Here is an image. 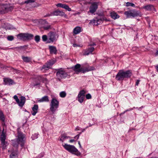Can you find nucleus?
I'll return each mask as SVG.
<instances>
[{"mask_svg": "<svg viewBox=\"0 0 158 158\" xmlns=\"http://www.w3.org/2000/svg\"><path fill=\"white\" fill-rule=\"evenodd\" d=\"M89 127V126H87L85 128V130L87 129V128H88Z\"/></svg>", "mask_w": 158, "mask_h": 158, "instance_id": "nucleus-59", "label": "nucleus"}, {"mask_svg": "<svg viewBox=\"0 0 158 158\" xmlns=\"http://www.w3.org/2000/svg\"><path fill=\"white\" fill-rule=\"evenodd\" d=\"M59 103V102L56 99L53 98L51 101V108L50 109L58 108Z\"/></svg>", "mask_w": 158, "mask_h": 158, "instance_id": "nucleus-13", "label": "nucleus"}, {"mask_svg": "<svg viewBox=\"0 0 158 158\" xmlns=\"http://www.w3.org/2000/svg\"><path fill=\"white\" fill-rule=\"evenodd\" d=\"M34 35L29 33H21L17 35L19 39L22 40H30L32 39Z\"/></svg>", "mask_w": 158, "mask_h": 158, "instance_id": "nucleus-7", "label": "nucleus"}, {"mask_svg": "<svg viewBox=\"0 0 158 158\" xmlns=\"http://www.w3.org/2000/svg\"><path fill=\"white\" fill-rule=\"evenodd\" d=\"M18 141L15 142V143H13V145L14 146H17L19 144H20L21 146L22 147L25 142V139L24 135L21 133L18 132Z\"/></svg>", "mask_w": 158, "mask_h": 158, "instance_id": "nucleus-4", "label": "nucleus"}, {"mask_svg": "<svg viewBox=\"0 0 158 158\" xmlns=\"http://www.w3.org/2000/svg\"><path fill=\"white\" fill-rule=\"evenodd\" d=\"M48 35L49 40L51 42H53L58 37V36L55 32H50Z\"/></svg>", "mask_w": 158, "mask_h": 158, "instance_id": "nucleus-15", "label": "nucleus"}, {"mask_svg": "<svg viewBox=\"0 0 158 158\" xmlns=\"http://www.w3.org/2000/svg\"><path fill=\"white\" fill-rule=\"evenodd\" d=\"M139 81L140 80H137L136 82L135 85H138L139 84Z\"/></svg>", "mask_w": 158, "mask_h": 158, "instance_id": "nucleus-46", "label": "nucleus"}, {"mask_svg": "<svg viewBox=\"0 0 158 158\" xmlns=\"http://www.w3.org/2000/svg\"><path fill=\"white\" fill-rule=\"evenodd\" d=\"M64 4H62L61 3H59L56 5V6L63 8Z\"/></svg>", "mask_w": 158, "mask_h": 158, "instance_id": "nucleus-41", "label": "nucleus"}, {"mask_svg": "<svg viewBox=\"0 0 158 158\" xmlns=\"http://www.w3.org/2000/svg\"><path fill=\"white\" fill-rule=\"evenodd\" d=\"M49 48L50 50V52L51 54H56V53L57 50L55 47L53 46H49Z\"/></svg>", "mask_w": 158, "mask_h": 158, "instance_id": "nucleus-20", "label": "nucleus"}, {"mask_svg": "<svg viewBox=\"0 0 158 158\" xmlns=\"http://www.w3.org/2000/svg\"><path fill=\"white\" fill-rule=\"evenodd\" d=\"M81 128L80 127H77L75 129V131H79V130H81Z\"/></svg>", "mask_w": 158, "mask_h": 158, "instance_id": "nucleus-44", "label": "nucleus"}, {"mask_svg": "<svg viewBox=\"0 0 158 158\" xmlns=\"http://www.w3.org/2000/svg\"><path fill=\"white\" fill-rule=\"evenodd\" d=\"M38 137V134L36 133H35L33 135L31 136V138L33 140H34Z\"/></svg>", "mask_w": 158, "mask_h": 158, "instance_id": "nucleus-32", "label": "nucleus"}, {"mask_svg": "<svg viewBox=\"0 0 158 158\" xmlns=\"http://www.w3.org/2000/svg\"><path fill=\"white\" fill-rule=\"evenodd\" d=\"M38 106L37 105H35L32 109H38Z\"/></svg>", "mask_w": 158, "mask_h": 158, "instance_id": "nucleus-45", "label": "nucleus"}, {"mask_svg": "<svg viewBox=\"0 0 158 158\" xmlns=\"http://www.w3.org/2000/svg\"><path fill=\"white\" fill-rule=\"evenodd\" d=\"M78 144L79 145V146L80 148H82V147H81V144L80 143V141H78Z\"/></svg>", "mask_w": 158, "mask_h": 158, "instance_id": "nucleus-51", "label": "nucleus"}, {"mask_svg": "<svg viewBox=\"0 0 158 158\" xmlns=\"http://www.w3.org/2000/svg\"><path fill=\"white\" fill-rule=\"evenodd\" d=\"M104 20H106V19H105L104 18L98 17L91 20L89 23V24H94V25H98V24L102 23Z\"/></svg>", "mask_w": 158, "mask_h": 158, "instance_id": "nucleus-9", "label": "nucleus"}, {"mask_svg": "<svg viewBox=\"0 0 158 158\" xmlns=\"http://www.w3.org/2000/svg\"><path fill=\"white\" fill-rule=\"evenodd\" d=\"M128 110H127L126 111H124L123 113H121V114H120V115H121V114H123L124 113H125L126 111H128Z\"/></svg>", "mask_w": 158, "mask_h": 158, "instance_id": "nucleus-58", "label": "nucleus"}, {"mask_svg": "<svg viewBox=\"0 0 158 158\" xmlns=\"http://www.w3.org/2000/svg\"><path fill=\"white\" fill-rule=\"evenodd\" d=\"M74 140L73 139H71L70 140H69V142H70V143H73V142L74 141Z\"/></svg>", "mask_w": 158, "mask_h": 158, "instance_id": "nucleus-52", "label": "nucleus"}, {"mask_svg": "<svg viewBox=\"0 0 158 158\" xmlns=\"http://www.w3.org/2000/svg\"><path fill=\"white\" fill-rule=\"evenodd\" d=\"M35 41L36 42H39L40 40V36L39 35H36L35 37Z\"/></svg>", "mask_w": 158, "mask_h": 158, "instance_id": "nucleus-36", "label": "nucleus"}, {"mask_svg": "<svg viewBox=\"0 0 158 158\" xmlns=\"http://www.w3.org/2000/svg\"><path fill=\"white\" fill-rule=\"evenodd\" d=\"M94 45H95V44L94 43H93V44H90V45L91 46H93Z\"/></svg>", "mask_w": 158, "mask_h": 158, "instance_id": "nucleus-55", "label": "nucleus"}, {"mask_svg": "<svg viewBox=\"0 0 158 158\" xmlns=\"http://www.w3.org/2000/svg\"><path fill=\"white\" fill-rule=\"evenodd\" d=\"M13 98L15 100L18 105L21 107H22L24 105L26 102V98L23 96H21L20 97V100L16 95L14 96Z\"/></svg>", "mask_w": 158, "mask_h": 158, "instance_id": "nucleus-5", "label": "nucleus"}, {"mask_svg": "<svg viewBox=\"0 0 158 158\" xmlns=\"http://www.w3.org/2000/svg\"><path fill=\"white\" fill-rule=\"evenodd\" d=\"M89 127H91L92 126L94 125L95 124V122H94V123H93L92 124H91L90 123H89Z\"/></svg>", "mask_w": 158, "mask_h": 158, "instance_id": "nucleus-50", "label": "nucleus"}, {"mask_svg": "<svg viewBox=\"0 0 158 158\" xmlns=\"http://www.w3.org/2000/svg\"><path fill=\"white\" fill-rule=\"evenodd\" d=\"M12 9V7H10V8H9V9L10 10Z\"/></svg>", "mask_w": 158, "mask_h": 158, "instance_id": "nucleus-57", "label": "nucleus"}, {"mask_svg": "<svg viewBox=\"0 0 158 158\" xmlns=\"http://www.w3.org/2000/svg\"><path fill=\"white\" fill-rule=\"evenodd\" d=\"M63 8L69 11L71 10V9L68 5L65 4H64Z\"/></svg>", "mask_w": 158, "mask_h": 158, "instance_id": "nucleus-31", "label": "nucleus"}, {"mask_svg": "<svg viewBox=\"0 0 158 158\" xmlns=\"http://www.w3.org/2000/svg\"><path fill=\"white\" fill-rule=\"evenodd\" d=\"M79 136H80L79 134L77 135H76L74 137V138L75 139H78L79 138Z\"/></svg>", "mask_w": 158, "mask_h": 158, "instance_id": "nucleus-47", "label": "nucleus"}, {"mask_svg": "<svg viewBox=\"0 0 158 158\" xmlns=\"http://www.w3.org/2000/svg\"><path fill=\"white\" fill-rule=\"evenodd\" d=\"M49 101L48 97L47 96H44L41 98L37 99L36 101V103L47 102Z\"/></svg>", "mask_w": 158, "mask_h": 158, "instance_id": "nucleus-18", "label": "nucleus"}, {"mask_svg": "<svg viewBox=\"0 0 158 158\" xmlns=\"http://www.w3.org/2000/svg\"><path fill=\"white\" fill-rule=\"evenodd\" d=\"M6 137V135L3 133L1 135L0 137L3 149L5 148L6 144L7 143V142L5 141Z\"/></svg>", "mask_w": 158, "mask_h": 158, "instance_id": "nucleus-12", "label": "nucleus"}, {"mask_svg": "<svg viewBox=\"0 0 158 158\" xmlns=\"http://www.w3.org/2000/svg\"><path fill=\"white\" fill-rule=\"evenodd\" d=\"M94 68L92 66H88L85 69L83 70V73H84L86 72H88L89 71L93 70L94 69Z\"/></svg>", "mask_w": 158, "mask_h": 158, "instance_id": "nucleus-21", "label": "nucleus"}, {"mask_svg": "<svg viewBox=\"0 0 158 158\" xmlns=\"http://www.w3.org/2000/svg\"><path fill=\"white\" fill-rule=\"evenodd\" d=\"M56 76L59 79L65 78L67 76V73L62 69H59L56 73Z\"/></svg>", "mask_w": 158, "mask_h": 158, "instance_id": "nucleus-8", "label": "nucleus"}, {"mask_svg": "<svg viewBox=\"0 0 158 158\" xmlns=\"http://www.w3.org/2000/svg\"><path fill=\"white\" fill-rule=\"evenodd\" d=\"M126 6H131L134 7H135V5L133 3L130 2H127L126 3Z\"/></svg>", "mask_w": 158, "mask_h": 158, "instance_id": "nucleus-30", "label": "nucleus"}, {"mask_svg": "<svg viewBox=\"0 0 158 158\" xmlns=\"http://www.w3.org/2000/svg\"><path fill=\"white\" fill-rule=\"evenodd\" d=\"M81 31V28L79 27H76L73 30V32L75 34H77Z\"/></svg>", "mask_w": 158, "mask_h": 158, "instance_id": "nucleus-24", "label": "nucleus"}, {"mask_svg": "<svg viewBox=\"0 0 158 158\" xmlns=\"http://www.w3.org/2000/svg\"><path fill=\"white\" fill-rule=\"evenodd\" d=\"M62 145L65 149L72 154L77 156H80L81 154L80 152L74 145L66 143L62 144Z\"/></svg>", "mask_w": 158, "mask_h": 158, "instance_id": "nucleus-2", "label": "nucleus"}, {"mask_svg": "<svg viewBox=\"0 0 158 158\" xmlns=\"http://www.w3.org/2000/svg\"><path fill=\"white\" fill-rule=\"evenodd\" d=\"M157 71L158 72V65L155 66Z\"/></svg>", "mask_w": 158, "mask_h": 158, "instance_id": "nucleus-53", "label": "nucleus"}, {"mask_svg": "<svg viewBox=\"0 0 158 158\" xmlns=\"http://www.w3.org/2000/svg\"><path fill=\"white\" fill-rule=\"evenodd\" d=\"M153 8V6L151 5H148L144 6L142 8L146 10H149L152 9Z\"/></svg>", "mask_w": 158, "mask_h": 158, "instance_id": "nucleus-23", "label": "nucleus"}, {"mask_svg": "<svg viewBox=\"0 0 158 158\" xmlns=\"http://www.w3.org/2000/svg\"><path fill=\"white\" fill-rule=\"evenodd\" d=\"M127 18H134L137 16H141V15L140 12L135 10H133L128 11H126L124 13Z\"/></svg>", "mask_w": 158, "mask_h": 158, "instance_id": "nucleus-3", "label": "nucleus"}, {"mask_svg": "<svg viewBox=\"0 0 158 158\" xmlns=\"http://www.w3.org/2000/svg\"><path fill=\"white\" fill-rule=\"evenodd\" d=\"M42 39L43 41H46L47 40V36L45 35H43L42 36Z\"/></svg>", "mask_w": 158, "mask_h": 158, "instance_id": "nucleus-40", "label": "nucleus"}, {"mask_svg": "<svg viewBox=\"0 0 158 158\" xmlns=\"http://www.w3.org/2000/svg\"><path fill=\"white\" fill-rule=\"evenodd\" d=\"M39 79L43 82H44L46 80V79L45 78L43 77L42 76H40V78Z\"/></svg>", "mask_w": 158, "mask_h": 158, "instance_id": "nucleus-37", "label": "nucleus"}, {"mask_svg": "<svg viewBox=\"0 0 158 158\" xmlns=\"http://www.w3.org/2000/svg\"><path fill=\"white\" fill-rule=\"evenodd\" d=\"M5 8L6 9V11H2L1 12V14L5 13L6 12V11H9V10L8 9H7L6 8V7H5Z\"/></svg>", "mask_w": 158, "mask_h": 158, "instance_id": "nucleus-43", "label": "nucleus"}, {"mask_svg": "<svg viewBox=\"0 0 158 158\" xmlns=\"http://www.w3.org/2000/svg\"><path fill=\"white\" fill-rule=\"evenodd\" d=\"M94 48L92 47H90L86 49L84 55H88L91 54L92 52L94 50Z\"/></svg>", "mask_w": 158, "mask_h": 158, "instance_id": "nucleus-19", "label": "nucleus"}, {"mask_svg": "<svg viewBox=\"0 0 158 158\" xmlns=\"http://www.w3.org/2000/svg\"><path fill=\"white\" fill-rule=\"evenodd\" d=\"M95 119H94V118H93V119H92V120H93V121H95V122L96 121H95Z\"/></svg>", "mask_w": 158, "mask_h": 158, "instance_id": "nucleus-60", "label": "nucleus"}, {"mask_svg": "<svg viewBox=\"0 0 158 158\" xmlns=\"http://www.w3.org/2000/svg\"><path fill=\"white\" fill-rule=\"evenodd\" d=\"M17 155V153L16 152H12L11 153V154H10V158H13L14 157L16 156Z\"/></svg>", "mask_w": 158, "mask_h": 158, "instance_id": "nucleus-33", "label": "nucleus"}, {"mask_svg": "<svg viewBox=\"0 0 158 158\" xmlns=\"http://www.w3.org/2000/svg\"><path fill=\"white\" fill-rule=\"evenodd\" d=\"M7 39L9 40L12 41L13 40L14 37L13 36L11 35L8 36Z\"/></svg>", "mask_w": 158, "mask_h": 158, "instance_id": "nucleus-38", "label": "nucleus"}, {"mask_svg": "<svg viewBox=\"0 0 158 158\" xmlns=\"http://www.w3.org/2000/svg\"><path fill=\"white\" fill-rule=\"evenodd\" d=\"M44 155V153H41L38 156V158H41V157H43Z\"/></svg>", "mask_w": 158, "mask_h": 158, "instance_id": "nucleus-42", "label": "nucleus"}, {"mask_svg": "<svg viewBox=\"0 0 158 158\" xmlns=\"http://www.w3.org/2000/svg\"><path fill=\"white\" fill-rule=\"evenodd\" d=\"M55 61L54 60H50L47 63L43 66V68L46 70H47L49 68H51L52 66L55 63Z\"/></svg>", "mask_w": 158, "mask_h": 158, "instance_id": "nucleus-14", "label": "nucleus"}, {"mask_svg": "<svg viewBox=\"0 0 158 158\" xmlns=\"http://www.w3.org/2000/svg\"><path fill=\"white\" fill-rule=\"evenodd\" d=\"M70 138V136H67L65 135H63L61 136L60 140L63 142L66 139H68L69 138Z\"/></svg>", "mask_w": 158, "mask_h": 158, "instance_id": "nucleus-25", "label": "nucleus"}, {"mask_svg": "<svg viewBox=\"0 0 158 158\" xmlns=\"http://www.w3.org/2000/svg\"><path fill=\"white\" fill-rule=\"evenodd\" d=\"M36 0H27L24 2V3L28 4L30 3L34 2Z\"/></svg>", "mask_w": 158, "mask_h": 158, "instance_id": "nucleus-34", "label": "nucleus"}, {"mask_svg": "<svg viewBox=\"0 0 158 158\" xmlns=\"http://www.w3.org/2000/svg\"><path fill=\"white\" fill-rule=\"evenodd\" d=\"M73 46L74 47H77V46L80 47V45H77L76 44H73Z\"/></svg>", "mask_w": 158, "mask_h": 158, "instance_id": "nucleus-49", "label": "nucleus"}, {"mask_svg": "<svg viewBox=\"0 0 158 158\" xmlns=\"http://www.w3.org/2000/svg\"><path fill=\"white\" fill-rule=\"evenodd\" d=\"M38 109H32V111H31V113L32 115L34 116L35 115L37 112Z\"/></svg>", "mask_w": 158, "mask_h": 158, "instance_id": "nucleus-35", "label": "nucleus"}, {"mask_svg": "<svg viewBox=\"0 0 158 158\" xmlns=\"http://www.w3.org/2000/svg\"><path fill=\"white\" fill-rule=\"evenodd\" d=\"M45 24L43 26V28L46 30H48L50 28L51 25L46 21H45Z\"/></svg>", "mask_w": 158, "mask_h": 158, "instance_id": "nucleus-26", "label": "nucleus"}, {"mask_svg": "<svg viewBox=\"0 0 158 158\" xmlns=\"http://www.w3.org/2000/svg\"><path fill=\"white\" fill-rule=\"evenodd\" d=\"M86 92L84 90L81 91L78 95V100L81 103H82L85 99V94Z\"/></svg>", "mask_w": 158, "mask_h": 158, "instance_id": "nucleus-11", "label": "nucleus"}, {"mask_svg": "<svg viewBox=\"0 0 158 158\" xmlns=\"http://www.w3.org/2000/svg\"><path fill=\"white\" fill-rule=\"evenodd\" d=\"M156 55L158 56V50L156 52Z\"/></svg>", "mask_w": 158, "mask_h": 158, "instance_id": "nucleus-56", "label": "nucleus"}, {"mask_svg": "<svg viewBox=\"0 0 158 158\" xmlns=\"http://www.w3.org/2000/svg\"><path fill=\"white\" fill-rule=\"evenodd\" d=\"M3 81L5 85H10L15 84V82L12 79L8 78H4Z\"/></svg>", "mask_w": 158, "mask_h": 158, "instance_id": "nucleus-17", "label": "nucleus"}, {"mask_svg": "<svg viewBox=\"0 0 158 158\" xmlns=\"http://www.w3.org/2000/svg\"><path fill=\"white\" fill-rule=\"evenodd\" d=\"M110 16L112 18L114 19L119 18L118 15L114 12H112L110 13Z\"/></svg>", "mask_w": 158, "mask_h": 158, "instance_id": "nucleus-22", "label": "nucleus"}, {"mask_svg": "<svg viewBox=\"0 0 158 158\" xmlns=\"http://www.w3.org/2000/svg\"><path fill=\"white\" fill-rule=\"evenodd\" d=\"M80 64H77L74 66L72 67V69L77 73H78L81 72L83 73V69L82 68H80Z\"/></svg>", "mask_w": 158, "mask_h": 158, "instance_id": "nucleus-16", "label": "nucleus"}, {"mask_svg": "<svg viewBox=\"0 0 158 158\" xmlns=\"http://www.w3.org/2000/svg\"><path fill=\"white\" fill-rule=\"evenodd\" d=\"M132 73L130 70L125 71L120 70L116 75L115 79L117 81H122L125 78L130 77Z\"/></svg>", "mask_w": 158, "mask_h": 158, "instance_id": "nucleus-1", "label": "nucleus"}, {"mask_svg": "<svg viewBox=\"0 0 158 158\" xmlns=\"http://www.w3.org/2000/svg\"><path fill=\"white\" fill-rule=\"evenodd\" d=\"M0 119L3 122H4L5 121V116L3 112L1 110H0Z\"/></svg>", "mask_w": 158, "mask_h": 158, "instance_id": "nucleus-27", "label": "nucleus"}, {"mask_svg": "<svg viewBox=\"0 0 158 158\" xmlns=\"http://www.w3.org/2000/svg\"><path fill=\"white\" fill-rule=\"evenodd\" d=\"M56 109H51V110L52 111V112H54V111H55V110Z\"/></svg>", "mask_w": 158, "mask_h": 158, "instance_id": "nucleus-54", "label": "nucleus"}, {"mask_svg": "<svg viewBox=\"0 0 158 158\" xmlns=\"http://www.w3.org/2000/svg\"><path fill=\"white\" fill-rule=\"evenodd\" d=\"M85 130H85V128L82 129V128H81V133H80V134H81L82 132H84V131H85Z\"/></svg>", "mask_w": 158, "mask_h": 158, "instance_id": "nucleus-48", "label": "nucleus"}, {"mask_svg": "<svg viewBox=\"0 0 158 158\" xmlns=\"http://www.w3.org/2000/svg\"><path fill=\"white\" fill-rule=\"evenodd\" d=\"M101 4L100 2H92L89 8V12L92 14L95 13L98 8V6Z\"/></svg>", "mask_w": 158, "mask_h": 158, "instance_id": "nucleus-6", "label": "nucleus"}, {"mask_svg": "<svg viewBox=\"0 0 158 158\" xmlns=\"http://www.w3.org/2000/svg\"><path fill=\"white\" fill-rule=\"evenodd\" d=\"M52 15H59L61 16H64L65 18H66L67 17L66 15L63 12L58 10H57L53 11L50 15H48L47 16H49Z\"/></svg>", "mask_w": 158, "mask_h": 158, "instance_id": "nucleus-10", "label": "nucleus"}, {"mask_svg": "<svg viewBox=\"0 0 158 158\" xmlns=\"http://www.w3.org/2000/svg\"><path fill=\"white\" fill-rule=\"evenodd\" d=\"M86 98L87 99H90L91 98V96L90 94H86L85 96Z\"/></svg>", "mask_w": 158, "mask_h": 158, "instance_id": "nucleus-39", "label": "nucleus"}, {"mask_svg": "<svg viewBox=\"0 0 158 158\" xmlns=\"http://www.w3.org/2000/svg\"><path fill=\"white\" fill-rule=\"evenodd\" d=\"M22 59L24 62H29L31 60V58L30 57L27 56H23Z\"/></svg>", "mask_w": 158, "mask_h": 158, "instance_id": "nucleus-28", "label": "nucleus"}, {"mask_svg": "<svg viewBox=\"0 0 158 158\" xmlns=\"http://www.w3.org/2000/svg\"><path fill=\"white\" fill-rule=\"evenodd\" d=\"M59 95L60 97L64 98L66 96V93L65 91H62L60 93Z\"/></svg>", "mask_w": 158, "mask_h": 158, "instance_id": "nucleus-29", "label": "nucleus"}]
</instances>
